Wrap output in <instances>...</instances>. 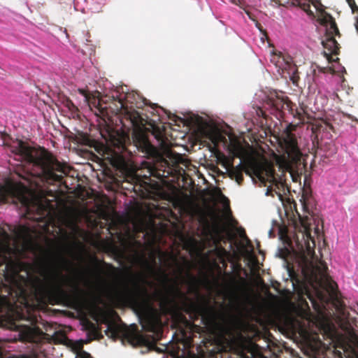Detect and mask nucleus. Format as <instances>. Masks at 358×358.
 Listing matches in <instances>:
<instances>
[{
	"label": "nucleus",
	"mask_w": 358,
	"mask_h": 358,
	"mask_svg": "<svg viewBox=\"0 0 358 358\" xmlns=\"http://www.w3.org/2000/svg\"><path fill=\"white\" fill-rule=\"evenodd\" d=\"M348 5L350 6L351 4H354L355 0H346Z\"/></svg>",
	"instance_id": "72a5a7b5"
},
{
	"label": "nucleus",
	"mask_w": 358,
	"mask_h": 358,
	"mask_svg": "<svg viewBox=\"0 0 358 358\" xmlns=\"http://www.w3.org/2000/svg\"><path fill=\"white\" fill-rule=\"evenodd\" d=\"M243 172L248 175L252 173L262 181L264 180L262 168L255 162L250 161L245 164L241 162L238 166H232L229 170V176L231 178H235L238 185H241L243 181Z\"/></svg>",
	"instance_id": "9d476101"
},
{
	"label": "nucleus",
	"mask_w": 358,
	"mask_h": 358,
	"mask_svg": "<svg viewBox=\"0 0 358 358\" xmlns=\"http://www.w3.org/2000/svg\"><path fill=\"white\" fill-rule=\"evenodd\" d=\"M294 238L299 250V266L304 278L315 282L320 279H327L328 268L326 263L323 261L315 263L310 258L314 255L315 243L310 229L306 227L303 231L296 234Z\"/></svg>",
	"instance_id": "423d86ee"
},
{
	"label": "nucleus",
	"mask_w": 358,
	"mask_h": 358,
	"mask_svg": "<svg viewBox=\"0 0 358 358\" xmlns=\"http://www.w3.org/2000/svg\"><path fill=\"white\" fill-rule=\"evenodd\" d=\"M357 358H358V357H357Z\"/></svg>",
	"instance_id": "ea45409f"
},
{
	"label": "nucleus",
	"mask_w": 358,
	"mask_h": 358,
	"mask_svg": "<svg viewBox=\"0 0 358 358\" xmlns=\"http://www.w3.org/2000/svg\"><path fill=\"white\" fill-rule=\"evenodd\" d=\"M79 357L80 358H92V355L89 352L84 350H82L79 353Z\"/></svg>",
	"instance_id": "bb28decb"
},
{
	"label": "nucleus",
	"mask_w": 358,
	"mask_h": 358,
	"mask_svg": "<svg viewBox=\"0 0 358 358\" xmlns=\"http://www.w3.org/2000/svg\"><path fill=\"white\" fill-rule=\"evenodd\" d=\"M139 144L142 151L146 154L152 155L156 152L155 148L145 138H142Z\"/></svg>",
	"instance_id": "dca6fc26"
},
{
	"label": "nucleus",
	"mask_w": 358,
	"mask_h": 358,
	"mask_svg": "<svg viewBox=\"0 0 358 358\" xmlns=\"http://www.w3.org/2000/svg\"><path fill=\"white\" fill-rule=\"evenodd\" d=\"M271 61L275 62V66L282 69H289L292 64V57L283 55L281 52L275 54Z\"/></svg>",
	"instance_id": "2eb2a0df"
},
{
	"label": "nucleus",
	"mask_w": 358,
	"mask_h": 358,
	"mask_svg": "<svg viewBox=\"0 0 358 358\" xmlns=\"http://www.w3.org/2000/svg\"><path fill=\"white\" fill-rule=\"evenodd\" d=\"M27 251L23 245L12 241L11 236L0 228V278L17 287L20 294L24 300L27 290L17 280L22 278L25 285H29L34 298L38 303L76 301L80 288L76 279L63 273L73 267V263L62 255L58 256L59 267L52 266L43 262L39 275H29L31 264L24 262Z\"/></svg>",
	"instance_id": "f257e3e1"
},
{
	"label": "nucleus",
	"mask_w": 358,
	"mask_h": 358,
	"mask_svg": "<svg viewBox=\"0 0 358 358\" xmlns=\"http://www.w3.org/2000/svg\"><path fill=\"white\" fill-rule=\"evenodd\" d=\"M268 173H269V174H270L271 177L272 178V180H275V177H274V176H273V173H274L273 171L270 170V171H268Z\"/></svg>",
	"instance_id": "473e14b6"
},
{
	"label": "nucleus",
	"mask_w": 358,
	"mask_h": 358,
	"mask_svg": "<svg viewBox=\"0 0 358 358\" xmlns=\"http://www.w3.org/2000/svg\"><path fill=\"white\" fill-rule=\"evenodd\" d=\"M299 6L309 16L315 17L314 13L310 9L309 0H303V1H299Z\"/></svg>",
	"instance_id": "aec40b11"
},
{
	"label": "nucleus",
	"mask_w": 358,
	"mask_h": 358,
	"mask_svg": "<svg viewBox=\"0 0 358 358\" xmlns=\"http://www.w3.org/2000/svg\"><path fill=\"white\" fill-rule=\"evenodd\" d=\"M271 192H272V187H268L267 188V189H266V195H272V196H273V194H272Z\"/></svg>",
	"instance_id": "2f4dec72"
},
{
	"label": "nucleus",
	"mask_w": 358,
	"mask_h": 358,
	"mask_svg": "<svg viewBox=\"0 0 358 358\" xmlns=\"http://www.w3.org/2000/svg\"><path fill=\"white\" fill-rule=\"evenodd\" d=\"M4 145L9 148L14 160L29 166V170L24 176L18 175L30 185L38 187L39 182H61L63 175L66 176L70 172L68 165L59 162L44 148H35L18 139L5 142Z\"/></svg>",
	"instance_id": "7ed1b4c3"
},
{
	"label": "nucleus",
	"mask_w": 358,
	"mask_h": 358,
	"mask_svg": "<svg viewBox=\"0 0 358 358\" xmlns=\"http://www.w3.org/2000/svg\"><path fill=\"white\" fill-rule=\"evenodd\" d=\"M257 114L258 116L263 117L265 119L267 118V115H266L265 111L262 108H258V110H257Z\"/></svg>",
	"instance_id": "cd10ccee"
},
{
	"label": "nucleus",
	"mask_w": 358,
	"mask_h": 358,
	"mask_svg": "<svg viewBox=\"0 0 358 358\" xmlns=\"http://www.w3.org/2000/svg\"><path fill=\"white\" fill-rule=\"evenodd\" d=\"M10 305V302L6 296H0V313H2L4 307L9 306Z\"/></svg>",
	"instance_id": "b1692460"
},
{
	"label": "nucleus",
	"mask_w": 358,
	"mask_h": 358,
	"mask_svg": "<svg viewBox=\"0 0 358 358\" xmlns=\"http://www.w3.org/2000/svg\"><path fill=\"white\" fill-rule=\"evenodd\" d=\"M0 358H3V351L1 348L0 347Z\"/></svg>",
	"instance_id": "c9c22d12"
},
{
	"label": "nucleus",
	"mask_w": 358,
	"mask_h": 358,
	"mask_svg": "<svg viewBox=\"0 0 358 358\" xmlns=\"http://www.w3.org/2000/svg\"><path fill=\"white\" fill-rule=\"evenodd\" d=\"M277 255L280 259L287 261V258L291 255V250L287 247L280 248L278 250Z\"/></svg>",
	"instance_id": "412c9836"
},
{
	"label": "nucleus",
	"mask_w": 358,
	"mask_h": 358,
	"mask_svg": "<svg viewBox=\"0 0 358 358\" xmlns=\"http://www.w3.org/2000/svg\"><path fill=\"white\" fill-rule=\"evenodd\" d=\"M243 236H244L243 237H245V238H246L248 241H250V240H249V239L248 238V237L246 236V235H245V231L244 230H243Z\"/></svg>",
	"instance_id": "e433bc0d"
},
{
	"label": "nucleus",
	"mask_w": 358,
	"mask_h": 358,
	"mask_svg": "<svg viewBox=\"0 0 358 358\" xmlns=\"http://www.w3.org/2000/svg\"><path fill=\"white\" fill-rule=\"evenodd\" d=\"M64 105L72 113H76L78 111L77 106L69 99L66 100Z\"/></svg>",
	"instance_id": "4be33fe9"
},
{
	"label": "nucleus",
	"mask_w": 358,
	"mask_h": 358,
	"mask_svg": "<svg viewBox=\"0 0 358 358\" xmlns=\"http://www.w3.org/2000/svg\"><path fill=\"white\" fill-rule=\"evenodd\" d=\"M319 12L317 21L326 27L325 40L322 43L329 55H338L340 51V45L335 39V36L341 37V34L338 30L335 19L332 15L327 13L324 9L317 8Z\"/></svg>",
	"instance_id": "6e6552de"
},
{
	"label": "nucleus",
	"mask_w": 358,
	"mask_h": 358,
	"mask_svg": "<svg viewBox=\"0 0 358 358\" xmlns=\"http://www.w3.org/2000/svg\"><path fill=\"white\" fill-rule=\"evenodd\" d=\"M316 129H320V130L322 129L323 131H327L331 130V131H334V126L327 122H324L322 123V124L317 125Z\"/></svg>",
	"instance_id": "5701e85b"
},
{
	"label": "nucleus",
	"mask_w": 358,
	"mask_h": 358,
	"mask_svg": "<svg viewBox=\"0 0 358 358\" xmlns=\"http://www.w3.org/2000/svg\"><path fill=\"white\" fill-rule=\"evenodd\" d=\"M334 285H332L331 283H330V287H331V289L333 290L334 289V285L335 286H337L336 284L334 282H333Z\"/></svg>",
	"instance_id": "f704fd0d"
},
{
	"label": "nucleus",
	"mask_w": 358,
	"mask_h": 358,
	"mask_svg": "<svg viewBox=\"0 0 358 358\" xmlns=\"http://www.w3.org/2000/svg\"><path fill=\"white\" fill-rule=\"evenodd\" d=\"M82 143L90 148H94L95 150L101 154L105 159L125 178H130L139 182L138 187L137 184L134 185L133 188L134 192H141V195H143L145 193H150L151 189H159L160 186L157 182L150 184L136 178L134 168L127 157L129 152L122 139L115 138L111 141L110 145L105 147L85 135L82 138Z\"/></svg>",
	"instance_id": "20e7f679"
},
{
	"label": "nucleus",
	"mask_w": 358,
	"mask_h": 358,
	"mask_svg": "<svg viewBox=\"0 0 358 358\" xmlns=\"http://www.w3.org/2000/svg\"><path fill=\"white\" fill-rule=\"evenodd\" d=\"M231 2L235 5L241 6L242 5V0H230Z\"/></svg>",
	"instance_id": "c756f323"
},
{
	"label": "nucleus",
	"mask_w": 358,
	"mask_h": 358,
	"mask_svg": "<svg viewBox=\"0 0 358 358\" xmlns=\"http://www.w3.org/2000/svg\"><path fill=\"white\" fill-rule=\"evenodd\" d=\"M8 328L17 332L15 336V341L33 342L36 338L38 328L30 327L27 324H20L17 321L10 319L8 321Z\"/></svg>",
	"instance_id": "f8f14e48"
},
{
	"label": "nucleus",
	"mask_w": 358,
	"mask_h": 358,
	"mask_svg": "<svg viewBox=\"0 0 358 358\" xmlns=\"http://www.w3.org/2000/svg\"><path fill=\"white\" fill-rule=\"evenodd\" d=\"M147 105V100L135 92L120 93L119 90L106 94L99 99L98 108L103 115L110 113L120 115L128 120L131 126L140 128L146 124V120L135 109L141 108Z\"/></svg>",
	"instance_id": "39448f33"
},
{
	"label": "nucleus",
	"mask_w": 358,
	"mask_h": 358,
	"mask_svg": "<svg viewBox=\"0 0 358 358\" xmlns=\"http://www.w3.org/2000/svg\"><path fill=\"white\" fill-rule=\"evenodd\" d=\"M174 264V278H170L165 271L159 269L165 292L157 291L154 297L159 302L160 308L166 310L169 306L181 301L186 307L187 313H194L201 316L206 324H215L220 317V313L215 307L209 304H198L193 302L181 289V285H187L189 292H197L196 278L191 273L192 263L185 257H182L180 262L178 257L173 253H165Z\"/></svg>",
	"instance_id": "f03ea898"
},
{
	"label": "nucleus",
	"mask_w": 358,
	"mask_h": 358,
	"mask_svg": "<svg viewBox=\"0 0 358 358\" xmlns=\"http://www.w3.org/2000/svg\"><path fill=\"white\" fill-rule=\"evenodd\" d=\"M114 273L119 272L120 270L118 268H115L112 264H106Z\"/></svg>",
	"instance_id": "c85d7f7f"
},
{
	"label": "nucleus",
	"mask_w": 358,
	"mask_h": 358,
	"mask_svg": "<svg viewBox=\"0 0 358 358\" xmlns=\"http://www.w3.org/2000/svg\"><path fill=\"white\" fill-rule=\"evenodd\" d=\"M27 230V228L24 226H20L17 229H15V234L17 236H20Z\"/></svg>",
	"instance_id": "393cba45"
},
{
	"label": "nucleus",
	"mask_w": 358,
	"mask_h": 358,
	"mask_svg": "<svg viewBox=\"0 0 358 358\" xmlns=\"http://www.w3.org/2000/svg\"><path fill=\"white\" fill-rule=\"evenodd\" d=\"M164 164H169V163H168V162H167L166 160H164Z\"/></svg>",
	"instance_id": "4c0bfd02"
},
{
	"label": "nucleus",
	"mask_w": 358,
	"mask_h": 358,
	"mask_svg": "<svg viewBox=\"0 0 358 358\" xmlns=\"http://www.w3.org/2000/svg\"><path fill=\"white\" fill-rule=\"evenodd\" d=\"M264 106L269 108L271 113L275 115L277 117H282V113L285 110H292V103L288 97L280 96L276 93L268 96Z\"/></svg>",
	"instance_id": "9b49d317"
},
{
	"label": "nucleus",
	"mask_w": 358,
	"mask_h": 358,
	"mask_svg": "<svg viewBox=\"0 0 358 358\" xmlns=\"http://www.w3.org/2000/svg\"><path fill=\"white\" fill-rule=\"evenodd\" d=\"M295 126L290 124L283 130L278 138L282 150L280 159L287 168H292L301 162L302 153L299 148L296 137L292 131Z\"/></svg>",
	"instance_id": "0eeeda50"
},
{
	"label": "nucleus",
	"mask_w": 358,
	"mask_h": 358,
	"mask_svg": "<svg viewBox=\"0 0 358 358\" xmlns=\"http://www.w3.org/2000/svg\"><path fill=\"white\" fill-rule=\"evenodd\" d=\"M27 191V187L24 184L8 180L4 185H0V202L6 203L20 201L25 204L28 201L25 196Z\"/></svg>",
	"instance_id": "1a4fd4ad"
},
{
	"label": "nucleus",
	"mask_w": 358,
	"mask_h": 358,
	"mask_svg": "<svg viewBox=\"0 0 358 358\" xmlns=\"http://www.w3.org/2000/svg\"><path fill=\"white\" fill-rule=\"evenodd\" d=\"M52 340L55 344L64 343L67 340V336L62 332L56 331L52 336Z\"/></svg>",
	"instance_id": "6ab92c4d"
},
{
	"label": "nucleus",
	"mask_w": 358,
	"mask_h": 358,
	"mask_svg": "<svg viewBox=\"0 0 358 358\" xmlns=\"http://www.w3.org/2000/svg\"><path fill=\"white\" fill-rule=\"evenodd\" d=\"M150 282L144 276L138 275L137 279L133 280L134 290L127 288L125 291L118 292L117 296L121 299L131 300L136 294L147 293V289L144 285Z\"/></svg>",
	"instance_id": "ddd939ff"
},
{
	"label": "nucleus",
	"mask_w": 358,
	"mask_h": 358,
	"mask_svg": "<svg viewBox=\"0 0 358 358\" xmlns=\"http://www.w3.org/2000/svg\"><path fill=\"white\" fill-rule=\"evenodd\" d=\"M348 117L349 118L352 119V117H351V115H348Z\"/></svg>",
	"instance_id": "58836bf2"
},
{
	"label": "nucleus",
	"mask_w": 358,
	"mask_h": 358,
	"mask_svg": "<svg viewBox=\"0 0 358 358\" xmlns=\"http://www.w3.org/2000/svg\"><path fill=\"white\" fill-rule=\"evenodd\" d=\"M252 357L253 358H268L266 356H265L264 355H263L261 352L259 351H254L252 352Z\"/></svg>",
	"instance_id": "a878e982"
},
{
	"label": "nucleus",
	"mask_w": 358,
	"mask_h": 358,
	"mask_svg": "<svg viewBox=\"0 0 358 358\" xmlns=\"http://www.w3.org/2000/svg\"><path fill=\"white\" fill-rule=\"evenodd\" d=\"M131 341L138 345L145 346L148 345L149 339L148 337L141 334H136L131 336Z\"/></svg>",
	"instance_id": "a211bd4d"
},
{
	"label": "nucleus",
	"mask_w": 358,
	"mask_h": 358,
	"mask_svg": "<svg viewBox=\"0 0 358 358\" xmlns=\"http://www.w3.org/2000/svg\"><path fill=\"white\" fill-rule=\"evenodd\" d=\"M108 331H111L112 334H115V331L114 329H113V328L110 326L108 327V329L106 331V334L108 335Z\"/></svg>",
	"instance_id": "7c9ffc66"
},
{
	"label": "nucleus",
	"mask_w": 358,
	"mask_h": 358,
	"mask_svg": "<svg viewBox=\"0 0 358 358\" xmlns=\"http://www.w3.org/2000/svg\"><path fill=\"white\" fill-rule=\"evenodd\" d=\"M153 263H150L145 257L144 254H140L138 252H135L134 255L132 257L133 262L140 264L150 272H155V257L153 256Z\"/></svg>",
	"instance_id": "4468645a"
},
{
	"label": "nucleus",
	"mask_w": 358,
	"mask_h": 358,
	"mask_svg": "<svg viewBox=\"0 0 358 358\" xmlns=\"http://www.w3.org/2000/svg\"><path fill=\"white\" fill-rule=\"evenodd\" d=\"M151 176L153 177H155L158 178L159 180L162 181H164V179L169 178L170 175L172 173V169L169 168L168 170H161V169H156V170H151L150 171Z\"/></svg>",
	"instance_id": "f3484780"
}]
</instances>
